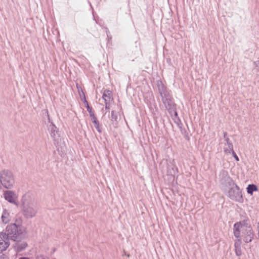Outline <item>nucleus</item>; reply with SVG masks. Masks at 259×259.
Masks as SVG:
<instances>
[{"label":"nucleus","mask_w":259,"mask_h":259,"mask_svg":"<svg viewBox=\"0 0 259 259\" xmlns=\"http://www.w3.org/2000/svg\"><path fill=\"white\" fill-rule=\"evenodd\" d=\"M231 153L232 154V156H233V157L235 159V160L237 161H238L239 160V157H238V156L237 155V154H236V153L234 152V151H232V152H231Z\"/></svg>","instance_id":"26"},{"label":"nucleus","mask_w":259,"mask_h":259,"mask_svg":"<svg viewBox=\"0 0 259 259\" xmlns=\"http://www.w3.org/2000/svg\"><path fill=\"white\" fill-rule=\"evenodd\" d=\"M105 109L106 110H109L110 109V102H105Z\"/></svg>","instance_id":"27"},{"label":"nucleus","mask_w":259,"mask_h":259,"mask_svg":"<svg viewBox=\"0 0 259 259\" xmlns=\"http://www.w3.org/2000/svg\"><path fill=\"white\" fill-rule=\"evenodd\" d=\"M19 259H30V258L27 257H21Z\"/></svg>","instance_id":"31"},{"label":"nucleus","mask_w":259,"mask_h":259,"mask_svg":"<svg viewBox=\"0 0 259 259\" xmlns=\"http://www.w3.org/2000/svg\"><path fill=\"white\" fill-rule=\"evenodd\" d=\"M48 120H49V122H50V119L49 118H48Z\"/></svg>","instance_id":"33"},{"label":"nucleus","mask_w":259,"mask_h":259,"mask_svg":"<svg viewBox=\"0 0 259 259\" xmlns=\"http://www.w3.org/2000/svg\"><path fill=\"white\" fill-rule=\"evenodd\" d=\"M82 94H83V102L85 104V106L87 109V111H88L89 113L92 112L93 111L92 108L91 107H90L89 106V103L85 99V95L83 92H82Z\"/></svg>","instance_id":"22"},{"label":"nucleus","mask_w":259,"mask_h":259,"mask_svg":"<svg viewBox=\"0 0 259 259\" xmlns=\"http://www.w3.org/2000/svg\"><path fill=\"white\" fill-rule=\"evenodd\" d=\"M219 179L221 184L226 187L234 185V181L229 176L228 171L225 169H222L220 171Z\"/></svg>","instance_id":"5"},{"label":"nucleus","mask_w":259,"mask_h":259,"mask_svg":"<svg viewBox=\"0 0 259 259\" xmlns=\"http://www.w3.org/2000/svg\"><path fill=\"white\" fill-rule=\"evenodd\" d=\"M24 227L21 225L14 223L9 224L4 233H5L10 239L18 241L24 236Z\"/></svg>","instance_id":"1"},{"label":"nucleus","mask_w":259,"mask_h":259,"mask_svg":"<svg viewBox=\"0 0 259 259\" xmlns=\"http://www.w3.org/2000/svg\"><path fill=\"white\" fill-rule=\"evenodd\" d=\"M226 147L224 148V151L226 153H231L233 150V145L232 143H228V144L226 145Z\"/></svg>","instance_id":"19"},{"label":"nucleus","mask_w":259,"mask_h":259,"mask_svg":"<svg viewBox=\"0 0 259 259\" xmlns=\"http://www.w3.org/2000/svg\"><path fill=\"white\" fill-rule=\"evenodd\" d=\"M2 222L4 224H7L10 221V214L8 210L4 209L1 217Z\"/></svg>","instance_id":"14"},{"label":"nucleus","mask_w":259,"mask_h":259,"mask_svg":"<svg viewBox=\"0 0 259 259\" xmlns=\"http://www.w3.org/2000/svg\"><path fill=\"white\" fill-rule=\"evenodd\" d=\"M179 128L180 130L181 134L184 136V138L186 140H189L190 138H189V134H188V133L187 131V130L185 128H183L182 127V126H180L179 127Z\"/></svg>","instance_id":"21"},{"label":"nucleus","mask_w":259,"mask_h":259,"mask_svg":"<svg viewBox=\"0 0 259 259\" xmlns=\"http://www.w3.org/2000/svg\"><path fill=\"white\" fill-rule=\"evenodd\" d=\"M4 196L5 199L9 202L14 204L18 206V203L16 201L17 196L14 191L10 190H7L4 193Z\"/></svg>","instance_id":"10"},{"label":"nucleus","mask_w":259,"mask_h":259,"mask_svg":"<svg viewBox=\"0 0 259 259\" xmlns=\"http://www.w3.org/2000/svg\"><path fill=\"white\" fill-rule=\"evenodd\" d=\"M173 114H174L173 119L174 120V122L177 124V125L179 127H180L181 126H183V124L181 122V121L178 116L177 111H175L174 112H173Z\"/></svg>","instance_id":"18"},{"label":"nucleus","mask_w":259,"mask_h":259,"mask_svg":"<svg viewBox=\"0 0 259 259\" xmlns=\"http://www.w3.org/2000/svg\"><path fill=\"white\" fill-rule=\"evenodd\" d=\"M48 130L50 131V135L53 140L57 141L60 137L57 127L53 122H51L48 126Z\"/></svg>","instance_id":"11"},{"label":"nucleus","mask_w":259,"mask_h":259,"mask_svg":"<svg viewBox=\"0 0 259 259\" xmlns=\"http://www.w3.org/2000/svg\"><path fill=\"white\" fill-rule=\"evenodd\" d=\"M157 86L158 88V93L160 94L161 99L168 97L170 96V91L167 89L161 80L157 81Z\"/></svg>","instance_id":"7"},{"label":"nucleus","mask_w":259,"mask_h":259,"mask_svg":"<svg viewBox=\"0 0 259 259\" xmlns=\"http://www.w3.org/2000/svg\"><path fill=\"white\" fill-rule=\"evenodd\" d=\"M110 119L112 121H117L118 119V113L114 111H112L111 113Z\"/></svg>","instance_id":"23"},{"label":"nucleus","mask_w":259,"mask_h":259,"mask_svg":"<svg viewBox=\"0 0 259 259\" xmlns=\"http://www.w3.org/2000/svg\"><path fill=\"white\" fill-rule=\"evenodd\" d=\"M94 126H95V128H96V130H97V131L100 133H102V128L100 125V123H99V121L95 122L94 123Z\"/></svg>","instance_id":"24"},{"label":"nucleus","mask_w":259,"mask_h":259,"mask_svg":"<svg viewBox=\"0 0 259 259\" xmlns=\"http://www.w3.org/2000/svg\"><path fill=\"white\" fill-rule=\"evenodd\" d=\"M246 190H247V192L248 194L252 195L253 192L257 191L258 189H257V187L256 185L252 184H249L247 186V187L246 188Z\"/></svg>","instance_id":"17"},{"label":"nucleus","mask_w":259,"mask_h":259,"mask_svg":"<svg viewBox=\"0 0 259 259\" xmlns=\"http://www.w3.org/2000/svg\"><path fill=\"white\" fill-rule=\"evenodd\" d=\"M254 64L256 67H259V61L254 62Z\"/></svg>","instance_id":"29"},{"label":"nucleus","mask_w":259,"mask_h":259,"mask_svg":"<svg viewBox=\"0 0 259 259\" xmlns=\"http://www.w3.org/2000/svg\"><path fill=\"white\" fill-rule=\"evenodd\" d=\"M78 92H79V94L80 95V97L81 98V100L83 102V96L82 92H83L82 91H81V93H80L79 91Z\"/></svg>","instance_id":"28"},{"label":"nucleus","mask_w":259,"mask_h":259,"mask_svg":"<svg viewBox=\"0 0 259 259\" xmlns=\"http://www.w3.org/2000/svg\"><path fill=\"white\" fill-rule=\"evenodd\" d=\"M241 243V239H238L236 241H235L234 243L235 253L236 255L238 256H239L241 255V249L240 247Z\"/></svg>","instance_id":"13"},{"label":"nucleus","mask_w":259,"mask_h":259,"mask_svg":"<svg viewBox=\"0 0 259 259\" xmlns=\"http://www.w3.org/2000/svg\"><path fill=\"white\" fill-rule=\"evenodd\" d=\"M162 101L169 113L172 116L173 112L177 111L176 108V105L171 95L168 96V97L162 99Z\"/></svg>","instance_id":"6"},{"label":"nucleus","mask_w":259,"mask_h":259,"mask_svg":"<svg viewBox=\"0 0 259 259\" xmlns=\"http://www.w3.org/2000/svg\"><path fill=\"white\" fill-rule=\"evenodd\" d=\"M225 140L227 142V144H228V143H231V141H230V139L228 138H225Z\"/></svg>","instance_id":"30"},{"label":"nucleus","mask_w":259,"mask_h":259,"mask_svg":"<svg viewBox=\"0 0 259 259\" xmlns=\"http://www.w3.org/2000/svg\"><path fill=\"white\" fill-rule=\"evenodd\" d=\"M0 182L2 186L8 189L13 188L15 179L13 173L9 170H4L0 172Z\"/></svg>","instance_id":"2"},{"label":"nucleus","mask_w":259,"mask_h":259,"mask_svg":"<svg viewBox=\"0 0 259 259\" xmlns=\"http://www.w3.org/2000/svg\"><path fill=\"white\" fill-rule=\"evenodd\" d=\"M226 135H227V133H226V132L224 133V138L225 139V138H226Z\"/></svg>","instance_id":"32"},{"label":"nucleus","mask_w":259,"mask_h":259,"mask_svg":"<svg viewBox=\"0 0 259 259\" xmlns=\"http://www.w3.org/2000/svg\"><path fill=\"white\" fill-rule=\"evenodd\" d=\"M240 223H236L233 225L234 236L238 239L240 238Z\"/></svg>","instance_id":"12"},{"label":"nucleus","mask_w":259,"mask_h":259,"mask_svg":"<svg viewBox=\"0 0 259 259\" xmlns=\"http://www.w3.org/2000/svg\"><path fill=\"white\" fill-rule=\"evenodd\" d=\"M242 234L244 236L243 240L246 243L251 242L254 237V234L251 227L243 229Z\"/></svg>","instance_id":"9"},{"label":"nucleus","mask_w":259,"mask_h":259,"mask_svg":"<svg viewBox=\"0 0 259 259\" xmlns=\"http://www.w3.org/2000/svg\"><path fill=\"white\" fill-rule=\"evenodd\" d=\"M22 206V214L26 219H30L35 217L37 210L34 203L27 202L24 197H23Z\"/></svg>","instance_id":"3"},{"label":"nucleus","mask_w":259,"mask_h":259,"mask_svg":"<svg viewBox=\"0 0 259 259\" xmlns=\"http://www.w3.org/2000/svg\"><path fill=\"white\" fill-rule=\"evenodd\" d=\"M10 239L4 232L0 233V251H3L7 250L10 246Z\"/></svg>","instance_id":"8"},{"label":"nucleus","mask_w":259,"mask_h":259,"mask_svg":"<svg viewBox=\"0 0 259 259\" xmlns=\"http://www.w3.org/2000/svg\"><path fill=\"white\" fill-rule=\"evenodd\" d=\"M112 96V92L110 90H106L104 92L102 96V98L104 100L105 102H110Z\"/></svg>","instance_id":"15"},{"label":"nucleus","mask_w":259,"mask_h":259,"mask_svg":"<svg viewBox=\"0 0 259 259\" xmlns=\"http://www.w3.org/2000/svg\"><path fill=\"white\" fill-rule=\"evenodd\" d=\"M89 114H90V116L91 118V120H92V121L93 122V123L95 122H96V121H98V120L96 117V116H95V114H94V113H93V111L92 112L89 113Z\"/></svg>","instance_id":"25"},{"label":"nucleus","mask_w":259,"mask_h":259,"mask_svg":"<svg viewBox=\"0 0 259 259\" xmlns=\"http://www.w3.org/2000/svg\"><path fill=\"white\" fill-rule=\"evenodd\" d=\"M248 220H244L242 221L238 222V223H240V228L245 229L248 228V227H251V226L248 223Z\"/></svg>","instance_id":"20"},{"label":"nucleus","mask_w":259,"mask_h":259,"mask_svg":"<svg viewBox=\"0 0 259 259\" xmlns=\"http://www.w3.org/2000/svg\"><path fill=\"white\" fill-rule=\"evenodd\" d=\"M228 187L229 189L227 193V196L232 200L242 202L243 199L241 191L239 186L234 182V185Z\"/></svg>","instance_id":"4"},{"label":"nucleus","mask_w":259,"mask_h":259,"mask_svg":"<svg viewBox=\"0 0 259 259\" xmlns=\"http://www.w3.org/2000/svg\"><path fill=\"white\" fill-rule=\"evenodd\" d=\"M18 241H18L16 243L15 247L18 251H21L25 249V248L27 246V244L25 242H20Z\"/></svg>","instance_id":"16"}]
</instances>
